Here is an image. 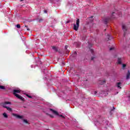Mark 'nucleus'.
I'll list each match as a JSON object with an SVG mask.
<instances>
[{"label": "nucleus", "mask_w": 130, "mask_h": 130, "mask_svg": "<svg viewBox=\"0 0 130 130\" xmlns=\"http://www.w3.org/2000/svg\"><path fill=\"white\" fill-rule=\"evenodd\" d=\"M80 26V19H77L76 20V24H74L73 26V29L75 31H78V29H79V27Z\"/></svg>", "instance_id": "nucleus-3"}, {"label": "nucleus", "mask_w": 130, "mask_h": 130, "mask_svg": "<svg viewBox=\"0 0 130 130\" xmlns=\"http://www.w3.org/2000/svg\"><path fill=\"white\" fill-rule=\"evenodd\" d=\"M117 87L118 89H121V82H118L117 83Z\"/></svg>", "instance_id": "nucleus-7"}, {"label": "nucleus", "mask_w": 130, "mask_h": 130, "mask_svg": "<svg viewBox=\"0 0 130 130\" xmlns=\"http://www.w3.org/2000/svg\"><path fill=\"white\" fill-rule=\"evenodd\" d=\"M108 22V19H106L104 20V22L105 24H107V22Z\"/></svg>", "instance_id": "nucleus-14"}, {"label": "nucleus", "mask_w": 130, "mask_h": 130, "mask_svg": "<svg viewBox=\"0 0 130 130\" xmlns=\"http://www.w3.org/2000/svg\"><path fill=\"white\" fill-rule=\"evenodd\" d=\"M44 12L45 14H46L47 13V10H44Z\"/></svg>", "instance_id": "nucleus-22"}, {"label": "nucleus", "mask_w": 130, "mask_h": 130, "mask_svg": "<svg viewBox=\"0 0 130 130\" xmlns=\"http://www.w3.org/2000/svg\"><path fill=\"white\" fill-rule=\"evenodd\" d=\"M104 83H105V80H103L100 84H101V85H103V84H104Z\"/></svg>", "instance_id": "nucleus-16"}, {"label": "nucleus", "mask_w": 130, "mask_h": 130, "mask_svg": "<svg viewBox=\"0 0 130 130\" xmlns=\"http://www.w3.org/2000/svg\"><path fill=\"white\" fill-rule=\"evenodd\" d=\"M23 121H24V122H25V123H28V121H27V120H24Z\"/></svg>", "instance_id": "nucleus-19"}, {"label": "nucleus", "mask_w": 130, "mask_h": 130, "mask_svg": "<svg viewBox=\"0 0 130 130\" xmlns=\"http://www.w3.org/2000/svg\"><path fill=\"white\" fill-rule=\"evenodd\" d=\"M116 94H118V92H117Z\"/></svg>", "instance_id": "nucleus-32"}, {"label": "nucleus", "mask_w": 130, "mask_h": 130, "mask_svg": "<svg viewBox=\"0 0 130 130\" xmlns=\"http://www.w3.org/2000/svg\"><path fill=\"white\" fill-rule=\"evenodd\" d=\"M107 36H108V40H110V39H111V38L110 37V34H108Z\"/></svg>", "instance_id": "nucleus-12"}, {"label": "nucleus", "mask_w": 130, "mask_h": 130, "mask_svg": "<svg viewBox=\"0 0 130 130\" xmlns=\"http://www.w3.org/2000/svg\"><path fill=\"white\" fill-rule=\"evenodd\" d=\"M94 94H97V91H95Z\"/></svg>", "instance_id": "nucleus-29"}, {"label": "nucleus", "mask_w": 130, "mask_h": 130, "mask_svg": "<svg viewBox=\"0 0 130 130\" xmlns=\"http://www.w3.org/2000/svg\"><path fill=\"white\" fill-rule=\"evenodd\" d=\"M114 48H111L110 49V50H112L113 49H114Z\"/></svg>", "instance_id": "nucleus-24"}, {"label": "nucleus", "mask_w": 130, "mask_h": 130, "mask_svg": "<svg viewBox=\"0 0 130 130\" xmlns=\"http://www.w3.org/2000/svg\"><path fill=\"white\" fill-rule=\"evenodd\" d=\"M94 59V57H91V60H93Z\"/></svg>", "instance_id": "nucleus-26"}, {"label": "nucleus", "mask_w": 130, "mask_h": 130, "mask_svg": "<svg viewBox=\"0 0 130 130\" xmlns=\"http://www.w3.org/2000/svg\"><path fill=\"white\" fill-rule=\"evenodd\" d=\"M90 51L91 52H93V50H92V49H90Z\"/></svg>", "instance_id": "nucleus-25"}, {"label": "nucleus", "mask_w": 130, "mask_h": 130, "mask_svg": "<svg viewBox=\"0 0 130 130\" xmlns=\"http://www.w3.org/2000/svg\"><path fill=\"white\" fill-rule=\"evenodd\" d=\"M92 18H93V16L89 17V19H92Z\"/></svg>", "instance_id": "nucleus-28"}, {"label": "nucleus", "mask_w": 130, "mask_h": 130, "mask_svg": "<svg viewBox=\"0 0 130 130\" xmlns=\"http://www.w3.org/2000/svg\"><path fill=\"white\" fill-rule=\"evenodd\" d=\"M113 109H115V108L114 107H113Z\"/></svg>", "instance_id": "nucleus-31"}, {"label": "nucleus", "mask_w": 130, "mask_h": 130, "mask_svg": "<svg viewBox=\"0 0 130 130\" xmlns=\"http://www.w3.org/2000/svg\"><path fill=\"white\" fill-rule=\"evenodd\" d=\"M76 54H77V52H74V54L72 55V56L74 57Z\"/></svg>", "instance_id": "nucleus-17"}, {"label": "nucleus", "mask_w": 130, "mask_h": 130, "mask_svg": "<svg viewBox=\"0 0 130 130\" xmlns=\"http://www.w3.org/2000/svg\"><path fill=\"white\" fill-rule=\"evenodd\" d=\"M118 63L119 64H120V63H121V59H120V58H118Z\"/></svg>", "instance_id": "nucleus-10"}, {"label": "nucleus", "mask_w": 130, "mask_h": 130, "mask_svg": "<svg viewBox=\"0 0 130 130\" xmlns=\"http://www.w3.org/2000/svg\"><path fill=\"white\" fill-rule=\"evenodd\" d=\"M26 96H27V97H28V98H32V96H30V95H28V94H27Z\"/></svg>", "instance_id": "nucleus-20"}, {"label": "nucleus", "mask_w": 130, "mask_h": 130, "mask_svg": "<svg viewBox=\"0 0 130 130\" xmlns=\"http://www.w3.org/2000/svg\"><path fill=\"white\" fill-rule=\"evenodd\" d=\"M125 67H126V65L125 64H123V65H122V68H123V69H124V68H125Z\"/></svg>", "instance_id": "nucleus-18"}, {"label": "nucleus", "mask_w": 130, "mask_h": 130, "mask_svg": "<svg viewBox=\"0 0 130 130\" xmlns=\"http://www.w3.org/2000/svg\"><path fill=\"white\" fill-rule=\"evenodd\" d=\"M8 104H10L11 105V103L10 102H5L4 103L2 104V106L3 107H5V108H6L8 111H12V108L8 107Z\"/></svg>", "instance_id": "nucleus-2"}, {"label": "nucleus", "mask_w": 130, "mask_h": 130, "mask_svg": "<svg viewBox=\"0 0 130 130\" xmlns=\"http://www.w3.org/2000/svg\"><path fill=\"white\" fill-rule=\"evenodd\" d=\"M49 110L53 113V114H55V115H58V113L56 112V111H54L52 109H50Z\"/></svg>", "instance_id": "nucleus-5"}, {"label": "nucleus", "mask_w": 130, "mask_h": 130, "mask_svg": "<svg viewBox=\"0 0 130 130\" xmlns=\"http://www.w3.org/2000/svg\"><path fill=\"white\" fill-rule=\"evenodd\" d=\"M23 1H24V0H20L21 2H23Z\"/></svg>", "instance_id": "nucleus-30"}, {"label": "nucleus", "mask_w": 130, "mask_h": 130, "mask_svg": "<svg viewBox=\"0 0 130 130\" xmlns=\"http://www.w3.org/2000/svg\"><path fill=\"white\" fill-rule=\"evenodd\" d=\"M122 29L124 31V36H125L126 33V30H127V28L126 27L125 25L124 24L122 25Z\"/></svg>", "instance_id": "nucleus-4"}, {"label": "nucleus", "mask_w": 130, "mask_h": 130, "mask_svg": "<svg viewBox=\"0 0 130 130\" xmlns=\"http://www.w3.org/2000/svg\"><path fill=\"white\" fill-rule=\"evenodd\" d=\"M13 116H15V117H17V118H22V116H20L17 114H13Z\"/></svg>", "instance_id": "nucleus-6"}, {"label": "nucleus", "mask_w": 130, "mask_h": 130, "mask_svg": "<svg viewBox=\"0 0 130 130\" xmlns=\"http://www.w3.org/2000/svg\"><path fill=\"white\" fill-rule=\"evenodd\" d=\"M25 27H27V31H29L30 30V29L28 28V27L27 26L25 25Z\"/></svg>", "instance_id": "nucleus-21"}, {"label": "nucleus", "mask_w": 130, "mask_h": 130, "mask_svg": "<svg viewBox=\"0 0 130 130\" xmlns=\"http://www.w3.org/2000/svg\"><path fill=\"white\" fill-rule=\"evenodd\" d=\"M20 92H21V90L15 89L13 90V94L16 97H17V98H18V99H20V100L24 101V98H23L22 96L17 93H20Z\"/></svg>", "instance_id": "nucleus-1"}, {"label": "nucleus", "mask_w": 130, "mask_h": 130, "mask_svg": "<svg viewBox=\"0 0 130 130\" xmlns=\"http://www.w3.org/2000/svg\"><path fill=\"white\" fill-rule=\"evenodd\" d=\"M59 116H61V117H63V116H62V115H60Z\"/></svg>", "instance_id": "nucleus-27"}, {"label": "nucleus", "mask_w": 130, "mask_h": 130, "mask_svg": "<svg viewBox=\"0 0 130 130\" xmlns=\"http://www.w3.org/2000/svg\"><path fill=\"white\" fill-rule=\"evenodd\" d=\"M129 78H130V72H129V71H128V73L126 75V80H129Z\"/></svg>", "instance_id": "nucleus-8"}, {"label": "nucleus", "mask_w": 130, "mask_h": 130, "mask_svg": "<svg viewBox=\"0 0 130 130\" xmlns=\"http://www.w3.org/2000/svg\"><path fill=\"white\" fill-rule=\"evenodd\" d=\"M16 27L18 29H20V28H21V25L20 24H17Z\"/></svg>", "instance_id": "nucleus-13"}, {"label": "nucleus", "mask_w": 130, "mask_h": 130, "mask_svg": "<svg viewBox=\"0 0 130 130\" xmlns=\"http://www.w3.org/2000/svg\"><path fill=\"white\" fill-rule=\"evenodd\" d=\"M52 48L54 49V50H55V51L57 50V49H56V47L55 46H53Z\"/></svg>", "instance_id": "nucleus-15"}, {"label": "nucleus", "mask_w": 130, "mask_h": 130, "mask_svg": "<svg viewBox=\"0 0 130 130\" xmlns=\"http://www.w3.org/2000/svg\"><path fill=\"white\" fill-rule=\"evenodd\" d=\"M3 115L5 118H8V114H7L6 113H4Z\"/></svg>", "instance_id": "nucleus-9"}, {"label": "nucleus", "mask_w": 130, "mask_h": 130, "mask_svg": "<svg viewBox=\"0 0 130 130\" xmlns=\"http://www.w3.org/2000/svg\"><path fill=\"white\" fill-rule=\"evenodd\" d=\"M65 49H68V46H65Z\"/></svg>", "instance_id": "nucleus-23"}, {"label": "nucleus", "mask_w": 130, "mask_h": 130, "mask_svg": "<svg viewBox=\"0 0 130 130\" xmlns=\"http://www.w3.org/2000/svg\"><path fill=\"white\" fill-rule=\"evenodd\" d=\"M0 89H2V90H5V86L0 85Z\"/></svg>", "instance_id": "nucleus-11"}]
</instances>
